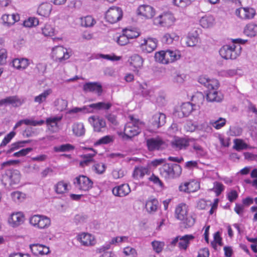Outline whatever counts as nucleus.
I'll list each match as a JSON object with an SVG mask.
<instances>
[{
  "label": "nucleus",
  "mask_w": 257,
  "mask_h": 257,
  "mask_svg": "<svg viewBox=\"0 0 257 257\" xmlns=\"http://www.w3.org/2000/svg\"><path fill=\"white\" fill-rule=\"evenodd\" d=\"M244 34L247 36L254 37L257 35V25L253 23L247 24L244 30Z\"/></svg>",
  "instance_id": "nucleus-42"
},
{
  "label": "nucleus",
  "mask_w": 257,
  "mask_h": 257,
  "mask_svg": "<svg viewBox=\"0 0 257 257\" xmlns=\"http://www.w3.org/2000/svg\"><path fill=\"white\" fill-rule=\"evenodd\" d=\"M73 184L78 189L87 191L92 187L93 182L86 176L79 175L74 179Z\"/></svg>",
  "instance_id": "nucleus-8"
},
{
  "label": "nucleus",
  "mask_w": 257,
  "mask_h": 257,
  "mask_svg": "<svg viewBox=\"0 0 257 257\" xmlns=\"http://www.w3.org/2000/svg\"><path fill=\"white\" fill-rule=\"evenodd\" d=\"M39 20L35 17H30L23 22V25L25 27L31 28L36 27L39 25Z\"/></svg>",
  "instance_id": "nucleus-53"
},
{
  "label": "nucleus",
  "mask_w": 257,
  "mask_h": 257,
  "mask_svg": "<svg viewBox=\"0 0 257 257\" xmlns=\"http://www.w3.org/2000/svg\"><path fill=\"white\" fill-rule=\"evenodd\" d=\"M83 90L86 92H93L97 93L98 96L101 95L102 92V85L99 82H89L83 85Z\"/></svg>",
  "instance_id": "nucleus-20"
},
{
  "label": "nucleus",
  "mask_w": 257,
  "mask_h": 257,
  "mask_svg": "<svg viewBox=\"0 0 257 257\" xmlns=\"http://www.w3.org/2000/svg\"><path fill=\"white\" fill-rule=\"evenodd\" d=\"M12 65L18 70H24L29 65V60L27 58H16L13 60Z\"/></svg>",
  "instance_id": "nucleus-31"
},
{
  "label": "nucleus",
  "mask_w": 257,
  "mask_h": 257,
  "mask_svg": "<svg viewBox=\"0 0 257 257\" xmlns=\"http://www.w3.org/2000/svg\"><path fill=\"white\" fill-rule=\"evenodd\" d=\"M30 142V140L20 141L11 144L10 148L7 150V154H10L15 150L19 149L20 148L23 147L25 144Z\"/></svg>",
  "instance_id": "nucleus-48"
},
{
  "label": "nucleus",
  "mask_w": 257,
  "mask_h": 257,
  "mask_svg": "<svg viewBox=\"0 0 257 257\" xmlns=\"http://www.w3.org/2000/svg\"><path fill=\"white\" fill-rule=\"evenodd\" d=\"M129 117L130 121L126 123L124 127V135L126 138L131 139L141 132L145 124L133 116H130Z\"/></svg>",
  "instance_id": "nucleus-3"
},
{
  "label": "nucleus",
  "mask_w": 257,
  "mask_h": 257,
  "mask_svg": "<svg viewBox=\"0 0 257 257\" xmlns=\"http://www.w3.org/2000/svg\"><path fill=\"white\" fill-rule=\"evenodd\" d=\"M106 168V165L102 163H97L94 164L92 170L98 174H102L105 171Z\"/></svg>",
  "instance_id": "nucleus-51"
},
{
  "label": "nucleus",
  "mask_w": 257,
  "mask_h": 257,
  "mask_svg": "<svg viewBox=\"0 0 257 257\" xmlns=\"http://www.w3.org/2000/svg\"><path fill=\"white\" fill-rule=\"evenodd\" d=\"M15 135L16 133L14 131H12L8 134L2 141L0 145V147H3L6 146L8 143L10 142V141L15 137Z\"/></svg>",
  "instance_id": "nucleus-64"
},
{
  "label": "nucleus",
  "mask_w": 257,
  "mask_h": 257,
  "mask_svg": "<svg viewBox=\"0 0 257 257\" xmlns=\"http://www.w3.org/2000/svg\"><path fill=\"white\" fill-rule=\"evenodd\" d=\"M114 137L113 136L107 135L101 138L96 141L95 144L100 145L102 144H108L114 141Z\"/></svg>",
  "instance_id": "nucleus-56"
},
{
  "label": "nucleus",
  "mask_w": 257,
  "mask_h": 257,
  "mask_svg": "<svg viewBox=\"0 0 257 257\" xmlns=\"http://www.w3.org/2000/svg\"><path fill=\"white\" fill-rule=\"evenodd\" d=\"M76 239L81 243V244L85 246H92L96 243L95 237L92 234L82 232L76 236Z\"/></svg>",
  "instance_id": "nucleus-14"
},
{
  "label": "nucleus",
  "mask_w": 257,
  "mask_h": 257,
  "mask_svg": "<svg viewBox=\"0 0 257 257\" xmlns=\"http://www.w3.org/2000/svg\"><path fill=\"white\" fill-rule=\"evenodd\" d=\"M95 23V20L92 16H87L81 19V25L85 27L93 26Z\"/></svg>",
  "instance_id": "nucleus-52"
},
{
  "label": "nucleus",
  "mask_w": 257,
  "mask_h": 257,
  "mask_svg": "<svg viewBox=\"0 0 257 257\" xmlns=\"http://www.w3.org/2000/svg\"><path fill=\"white\" fill-rule=\"evenodd\" d=\"M198 39V36L196 31L189 33L185 39V44L188 47L194 46L197 44Z\"/></svg>",
  "instance_id": "nucleus-37"
},
{
  "label": "nucleus",
  "mask_w": 257,
  "mask_h": 257,
  "mask_svg": "<svg viewBox=\"0 0 257 257\" xmlns=\"http://www.w3.org/2000/svg\"><path fill=\"white\" fill-rule=\"evenodd\" d=\"M68 185V183L64 181L58 182L54 187L56 193L58 194H63L67 192L69 190Z\"/></svg>",
  "instance_id": "nucleus-39"
},
{
  "label": "nucleus",
  "mask_w": 257,
  "mask_h": 257,
  "mask_svg": "<svg viewBox=\"0 0 257 257\" xmlns=\"http://www.w3.org/2000/svg\"><path fill=\"white\" fill-rule=\"evenodd\" d=\"M112 192L116 196L124 197L130 193L131 189L127 184H123L114 187Z\"/></svg>",
  "instance_id": "nucleus-25"
},
{
  "label": "nucleus",
  "mask_w": 257,
  "mask_h": 257,
  "mask_svg": "<svg viewBox=\"0 0 257 257\" xmlns=\"http://www.w3.org/2000/svg\"><path fill=\"white\" fill-rule=\"evenodd\" d=\"M122 15V11L120 8L114 7L107 11L105 19L109 23L114 24L121 19Z\"/></svg>",
  "instance_id": "nucleus-10"
},
{
  "label": "nucleus",
  "mask_w": 257,
  "mask_h": 257,
  "mask_svg": "<svg viewBox=\"0 0 257 257\" xmlns=\"http://www.w3.org/2000/svg\"><path fill=\"white\" fill-rule=\"evenodd\" d=\"M152 245L154 250L157 253L161 252L165 245L163 241L155 240L152 242Z\"/></svg>",
  "instance_id": "nucleus-58"
},
{
  "label": "nucleus",
  "mask_w": 257,
  "mask_h": 257,
  "mask_svg": "<svg viewBox=\"0 0 257 257\" xmlns=\"http://www.w3.org/2000/svg\"><path fill=\"white\" fill-rule=\"evenodd\" d=\"M226 123L225 118L220 117L217 120H211L210 124L216 130H219Z\"/></svg>",
  "instance_id": "nucleus-54"
},
{
  "label": "nucleus",
  "mask_w": 257,
  "mask_h": 257,
  "mask_svg": "<svg viewBox=\"0 0 257 257\" xmlns=\"http://www.w3.org/2000/svg\"><path fill=\"white\" fill-rule=\"evenodd\" d=\"M181 52L177 49H168L156 53L155 55L157 61L167 64L174 62L180 59Z\"/></svg>",
  "instance_id": "nucleus-2"
},
{
  "label": "nucleus",
  "mask_w": 257,
  "mask_h": 257,
  "mask_svg": "<svg viewBox=\"0 0 257 257\" xmlns=\"http://www.w3.org/2000/svg\"><path fill=\"white\" fill-rule=\"evenodd\" d=\"M159 206V202L156 198L150 197L146 201L145 209L149 214L155 213Z\"/></svg>",
  "instance_id": "nucleus-26"
},
{
  "label": "nucleus",
  "mask_w": 257,
  "mask_h": 257,
  "mask_svg": "<svg viewBox=\"0 0 257 257\" xmlns=\"http://www.w3.org/2000/svg\"><path fill=\"white\" fill-rule=\"evenodd\" d=\"M191 152L195 153L198 158L204 157L206 155V150L200 145L198 141L193 138H190L189 146Z\"/></svg>",
  "instance_id": "nucleus-13"
},
{
  "label": "nucleus",
  "mask_w": 257,
  "mask_h": 257,
  "mask_svg": "<svg viewBox=\"0 0 257 257\" xmlns=\"http://www.w3.org/2000/svg\"><path fill=\"white\" fill-rule=\"evenodd\" d=\"M8 105H12L14 107H19L24 103V100L22 99L19 96H11L6 97Z\"/></svg>",
  "instance_id": "nucleus-40"
},
{
  "label": "nucleus",
  "mask_w": 257,
  "mask_h": 257,
  "mask_svg": "<svg viewBox=\"0 0 257 257\" xmlns=\"http://www.w3.org/2000/svg\"><path fill=\"white\" fill-rule=\"evenodd\" d=\"M187 206L186 204L182 203L179 204L176 206L175 215L177 219L181 221H185L187 219Z\"/></svg>",
  "instance_id": "nucleus-22"
},
{
  "label": "nucleus",
  "mask_w": 257,
  "mask_h": 257,
  "mask_svg": "<svg viewBox=\"0 0 257 257\" xmlns=\"http://www.w3.org/2000/svg\"><path fill=\"white\" fill-rule=\"evenodd\" d=\"M216 89H208L206 95V98L210 102H220L223 99V95L221 92L216 91Z\"/></svg>",
  "instance_id": "nucleus-30"
},
{
  "label": "nucleus",
  "mask_w": 257,
  "mask_h": 257,
  "mask_svg": "<svg viewBox=\"0 0 257 257\" xmlns=\"http://www.w3.org/2000/svg\"><path fill=\"white\" fill-rule=\"evenodd\" d=\"M30 247L32 253L35 255H43L47 254L50 252L48 247L38 243L31 244Z\"/></svg>",
  "instance_id": "nucleus-27"
},
{
  "label": "nucleus",
  "mask_w": 257,
  "mask_h": 257,
  "mask_svg": "<svg viewBox=\"0 0 257 257\" xmlns=\"http://www.w3.org/2000/svg\"><path fill=\"white\" fill-rule=\"evenodd\" d=\"M142 87V94L143 96L146 97L147 99L150 100L151 101H154V92L152 89H148L147 88H145L141 85Z\"/></svg>",
  "instance_id": "nucleus-50"
},
{
  "label": "nucleus",
  "mask_w": 257,
  "mask_h": 257,
  "mask_svg": "<svg viewBox=\"0 0 257 257\" xmlns=\"http://www.w3.org/2000/svg\"><path fill=\"white\" fill-rule=\"evenodd\" d=\"M236 15L242 20H250L256 14L254 9L250 7H241L235 11Z\"/></svg>",
  "instance_id": "nucleus-12"
},
{
  "label": "nucleus",
  "mask_w": 257,
  "mask_h": 257,
  "mask_svg": "<svg viewBox=\"0 0 257 257\" xmlns=\"http://www.w3.org/2000/svg\"><path fill=\"white\" fill-rule=\"evenodd\" d=\"M150 174V170L147 166L139 165L135 166L132 173V177L135 180H140L146 175Z\"/></svg>",
  "instance_id": "nucleus-21"
},
{
  "label": "nucleus",
  "mask_w": 257,
  "mask_h": 257,
  "mask_svg": "<svg viewBox=\"0 0 257 257\" xmlns=\"http://www.w3.org/2000/svg\"><path fill=\"white\" fill-rule=\"evenodd\" d=\"M224 186L221 182L215 181L213 183L212 190L215 192L216 196H218L224 190Z\"/></svg>",
  "instance_id": "nucleus-55"
},
{
  "label": "nucleus",
  "mask_w": 257,
  "mask_h": 257,
  "mask_svg": "<svg viewBox=\"0 0 257 257\" xmlns=\"http://www.w3.org/2000/svg\"><path fill=\"white\" fill-rule=\"evenodd\" d=\"M91 152L82 156L83 160L79 163V165L81 167L87 166L91 162L93 161V158L95 156L96 152L92 148H88Z\"/></svg>",
  "instance_id": "nucleus-36"
},
{
  "label": "nucleus",
  "mask_w": 257,
  "mask_h": 257,
  "mask_svg": "<svg viewBox=\"0 0 257 257\" xmlns=\"http://www.w3.org/2000/svg\"><path fill=\"white\" fill-rule=\"evenodd\" d=\"M137 13L142 19H149L154 16L155 10L150 6L144 5L139 7Z\"/></svg>",
  "instance_id": "nucleus-16"
},
{
  "label": "nucleus",
  "mask_w": 257,
  "mask_h": 257,
  "mask_svg": "<svg viewBox=\"0 0 257 257\" xmlns=\"http://www.w3.org/2000/svg\"><path fill=\"white\" fill-rule=\"evenodd\" d=\"M199 23L203 28H208L214 25L215 19L212 15H205L201 18Z\"/></svg>",
  "instance_id": "nucleus-35"
},
{
  "label": "nucleus",
  "mask_w": 257,
  "mask_h": 257,
  "mask_svg": "<svg viewBox=\"0 0 257 257\" xmlns=\"http://www.w3.org/2000/svg\"><path fill=\"white\" fill-rule=\"evenodd\" d=\"M175 19L172 14L163 13L154 19V24L158 26L169 27L175 22Z\"/></svg>",
  "instance_id": "nucleus-6"
},
{
  "label": "nucleus",
  "mask_w": 257,
  "mask_h": 257,
  "mask_svg": "<svg viewBox=\"0 0 257 257\" xmlns=\"http://www.w3.org/2000/svg\"><path fill=\"white\" fill-rule=\"evenodd\" d=\"M198 82L208 89H217L219 86V82L217 79H209L206 75L200 76L198 78Z\"/></svg>",
  "instance_id": "nucleus-18"
},
{
  "label": "nucleus",
  "mask_w": 257,
  "mask_h": 257,
  "mask_svg": "<svg viewBox=\"0 0 257 257\" xmlns=\"http://www.w3.org/2000/svg\"><path fill=\"white\" fill-rule=\"evenodd\" d=\"M199 130L201 131L206 133L207 134H211L212 132V126L209 123L204 122L202 123L199 126Z\"/></svg>",
  "instance_id": "nucleus-62"
},
{
  "label": "nucleus",
  "mask_w": 257,
  "mask_h": 257,
  "mask_svg": "<svg viewBox=\"0 0 257 257\" xmlns=\"http://www.w3.org/2000/svg\"><path fill=\"white\" fill-rule=\"evenodd\" d=\"M192 0H173L175 6L180 8H185L191 4Z\"/></svg>",
  "instance_id": "nucleus-63"
},
{
  "label": "nucleus",
  "mask_w": 257,
  "mask_h": 257,
  "mask_svg": "<svg viewBox=\"0 0 257 257\" xmlns=\"http://www.w3.org/2000/svg\"><path fill=\"white\" fill-rule=\"evenodd\" d=\"M181 171V166L177 164H165L160 169V174L166 179L178 177Z\"/></svg>",
  "instance_id": "nucleus-4"
},
{
  "label": "nucleus",
  "mask_w": 257,
  "mask_h": 257,
  "mask_svg": "<svg viewBox=\"0 0 257 257\" xmlns=\"http://www.w3.org/2000/svg\"><path fill=\"white\" fill-rule=\"evenodd\" d=\"M157 44L158 41L156 39L149 38L142 40L140 43V46L143 51L151 53L157 48Z\"/></svg>",
  "instance_id": "nucleus-17"
},
{
  "label": "nucleus",
  "mask_w": 257,
  "mask_h": 257,
  "mask_svg": "<svg viewBox=\"0 0 257 257\" xmlns=\"http://www.w3.org/2000/svg\"><path fill=\"white\" fill-rule=\"evenodd\" d=\"M2 20L5 26L10 27L20 20V16L18 14H5L2 17Z\"/></svg>",
  "instance_id": "nucleus-29"
},
{
  "label": "nucleus",
  "mask_w": 257,
  "mask_h": 257,
  "mask_svg": "<svg viewBox=\"0 0 257 257\" xmlns=\"http://www.w3.org/2000/svg\"><path fill=\"white\" fill-rule=\"evenodd\" d=\"M88 121L93 126L95 132H101L105 130L106 122L103 118L92 116L89 118Z\"/></svg>",
  "instance_id": "nucleus-15"
},
{
  "label": "nucleus",
  "mask_w": 257,
  "mask_h": 257,
  "mask_svg": "<svg viewBox=\"0 0 257 257\" xmlns=\"http://www.w3.org/2000/svg\"><path fill=\"white\" fill-rule=\"evenodd\" d=\"M30 224L39 229L48 228L51 224L50 219L43 215H34L30 218Z\"/></svg>",
  "instance_id": "nucleus-7"
},
{
  "label": "nucleus",
  "mask_w": 257,
  "mask_h": 257,
  "mask_svg": "<svg viewBox=\"0 0 257 257\" xmlns=\"http://www.w3.org/2000/svg\"><path fill=\"white\" fill-rule=\"evenodd\" d=\"M62 116H53L46 118L44 123L47 125L48 129L53 132L55 133L58 131V123L61 120Z\"/></svg>",
  "instance_id": "nucleus-19"
},
{
  "label": "nucleus",
  "mask_w": 257,
  "mask_h": 257,
  "mask_svg": "<svg viewBox=\"0 0 257 257\" xmlns=\"http://www.w3.org/2000/svg\"><path fill=\"white\" fill-rule=\"evenodd\" d=\"M198 105L193 104L189 102H184L180 106V111H176L175 114L180 118L187 117L191 113H197L198 112Z\"/></svg>",
  "instance_id": "nucleus-9"
},
{
  "label": "nucleus",
  "mask_w": 257,
  "mask_h": 257,
  "mask_svg": "<svg viewBox=\"0 0 257 257\" xmlns=\"http://www.w3.org/2000/svg\"><path fill=\"white\" fill-rule=\"evenodd\" d=\"M123 31L129 40L136 38L140 35V32L136 29H125Z\"/></svg>",
  "instance_id": "nucleus-57"
},
{
  "label": "nucleus",
  "mask_w": 257,
  "mask_h": 257,
  "mask_svg": "<svg viewBox=\"0 0 257 257\" xmlns=\"http://www.w3.org/2000/svg\"><path fill=\"white\" fill-rule=\"evenodd\" d=\"M10 184L11 186L18 184L21 180V174L19 171L14 170L11 171L9 176Z\"/></svg>",
  "instance_id": "nucleus-43"
},
{
  "label": "nucleus",
  "mask_w": 257,
  "mask_h": 257,
  "mask_svg": "<svg viewBox=\"0 0 257 257\" xmlns=\"http://www.w3.org/2000/svg\"><path fill=\"white\" fill-rule=\"evenodd\" d=\"M194 236L192 234L180 236V241L178 242V247L181 249L186 250L188 247L190 241L193 240Z\"/></svg>",
  "instance_id": "nucleus-32"
},
{
  "label": "nucleus",
  "mask_w": 257,
  "mask_h": 257,
  "mask_svg": "<svg viewBox=\"0 0 257 257\" xmlns=\"http://www.w3.org/2000/svg\"><path fill=\"white\" fill-rule=\"evenodd\" d=\"M143 63L142 57L138 55H134L131 57L130 64L135 69L133 70L134 71L140 68L143 65Z\"/></svg>",
  "instance_id": "nucleus-41"
},
{
  "label": "nucleus",
  "mask_w": 257,
  "mask_h": 257,
  "mask_svg": "<svg viewBox=\"0 0 257 257\" xmlns=\"http://www.w3.org/2000/svg\"><path fill=\"white\" fill-rule=\"evenodd\" d=\"M24 214L21 212L13 213L9 219V224L13 227H17L22 224L24 221Z\"/></svg>",
  "instance_id": "nucleus-24"
},
{
  "label": "nucleus",
  "mask_w": 257,
  "mask_h": 257,
  "mask_svg": "<svg viewBox=\"0 0 257 257\" xmlns=\"http://www.w3.org/2000/svg\"><path fill=\"white\" fill-rule=\"evenodd\" d=\"M11 196L14 201L16 203H19L24 200L26 195L20 191H14L11 193Z\"/></svg>",
  "instance_id": "nucleus-49"
},
{
  "label": "nucleus",
  "mask_w": 257,
  "mask_h": 257,
  "mask_svg": "<svg viewBox=\"0 0 257 257\" xmlns=\"http://www.w3.org/2000/svg\"><path fill=\"white\" fill-rule=\"evenodd\" d=\"M179 37L175 33H166L162 38V42L166 44H171L174 41H178Z\"/></svg>",
  "instance_id": "nucleus-38"
},
{
  "label": "nucleus",
  "mask_w": 257,
  "mask_h": 257,
  "mask_svg": "<svg viewBox=\"0 0 257 257\" xmlns=\"http://www.w3.org/2000/svg\"><path fill=\"white\" fill-rule=\"evenodd\" d=\"M42 33L45 36H53L54 34V29L50 24H46L42 29Z\"/></svg>",
  "instance_id": "nucleus-60"
},
{
  "label": "nucleus",
  "mask_w": 257,
  "mask_h": 257,
  "mask_svg": "<svg viewBox=\"0 0 257 257\" xmlns=\"http://www.w3.org/2000/svg\"><path fill=\"white\" fill-rule=\"evenodd\" d=\"M112 104L109 102H99L95 103H92L89 105H87L88 107V110H91V112L93 110H108L109 109Z\"/></svg>",
  "instance_id": "nucleus-34"
},
{
  "label": "nucleus",
  "mask_w": 257,
  "mask_h": 257,
  "mask_svg": "<svg viewBox=\"0 0 257 257\" xmlns=\"http://www.w3.org/2000/svg\"><path fill=\"white\" fill-rule=\"evenodd\" d=\"M123 253L125 257H137V253L135 248L130 246H127L123 248Z\"/></svg>",
  "instance_id": "nucleus-61"
},
{
  "label": "nucleus",
  "mask_w": 257,
  "mask_h": 257,
  "mask_svg": "<svg viewBox=\"0 0 257 257\" xmlns=\"http://www.w3.org/2000/svg\"><path fill=\"white\" fill-rule=\"evenodd\" d=\"M233 148L237 151H240L248 148V145L241 139H235L233 140Z\"/></svg>",
  "instance_id": "nucleus-46"
},
{
  "label": "nucleus",
  "mask_w": 257,
  "mask_h": 257,
  "mask_svg": "<svg viewBox=\"0 0 257 257\" xmlns=\"http://www.w3.org/2000/svg\"><path fill=\"white\" fill-rule=\"evenodd\" d=\"M73 134L77 137H81L85 134L84 126L82 123L76 122L72 125Z\"/></svg>",
  "instance_id": "nucleus-44"
},
{
  "label": "nucleus",
  "mask_w": 257,
  "mask_h": 257,
  "mask_svg": "<svg viewBox=\"0 0 257 257\" xmlns=\"http://www.w3.org/2000/svg\"><path fill=\"white\" fill-rule=\"evenodd\" d=\"M146 144L149 151H154L164 148L165 143L161 137H156L148 139Z\"/></svg>",
  "instance_id": "nucleus-11"
},
{
  "label": "nucleus",
  "mask_w": 257,
  "mask_h": 257,
  "mask_svg": "<svg viewBox=\"0 0 257 257\" xmlns=\"http://www.w3.org/2000/svg\"><path fill=\"white\" fill-rule=\"evenodd\" d=\"M246 42V40L241 39H235L233 42H237L238 44L233 43L223 46L220 49L219 54L225 59H235L241 53V47L240 44H244Z\"/></svg>",
  "instance_id": "nucleus-1"
},
{
  "label": "nucleus",
  "mask_w": 257,
  "mask_h": 257,
  "mask_svg": "<svg viewBox=\"0 0 257 257\" xmlns=\"http://www.w3.org/2000/svg\"><path fill=\"white\" fill-rule=\"evenodd\" d=\"M75 147L70 144H63L59 146L54 147V151L55 152H69L74 150Z\"/></svg>",
  "instance_id": "nucleus-47"
},
{
  "label": "nucleus",
  "mask_w": 257,
  "mask_h": 257,
  "mask_svg": "<svg viewBox=\"0 0 257 257\" xmlns=\"http://www.w3.org/2000/svg\"><path fill=\"white\" fill-rule=\"evenodd\" d=\"M52 55L56 62L64 63L70 58L71 52L63 46H58L53 48Z\"/></svg>",
  "instance_id": "nucleus-5"
},
{
  "label": "nucleus",
  "mask_w": 257,
  "mask_h": 257,
  "mask_svg": "<svg viewBox=\"0 0 257 257\" xmlns=\"http://www.w3.org/2000/svg\"><path fill=\"white\" fill-rule=\"evenodd\" d=\"M190 138H177L172 143V146L176 150H185L189 146Z\"/></svg>",
  "instance_id": "nucleus-28"
},
{
  "label": "nucleus",
  "mask_w": 257,
  "mask_h": 257,
  "mask_svg": "<svg viewBox=\"0 0 257 257\" xmlns=\"http://www.w3.org/2000/svg\"><path fill=\"white\" fill-rule=\"evenodd\" d=\"M166 115L164 113L157 112L152 117L151 123L155 128H158L166 123Z\"/></svg>",
  "instance_id": "nucleus-23"
},
{
  "label": "nucleus",
  "mask_w": 257,
  "mask_h": 257,
  "mask_svg": "<svg viewBox=\"0 0 257 257\" xmlns=\"http://www.w3.org/2000/svg\"><path fill=\"white\" fill-rule=\"evenodd\" d=\"M52 93V90L50 88L45 90L42 93L34 98L35 102L41 104L46 101L47 98Z\"/></svg>",
  "instance_id": "nucleus-45"
},
{
  "label": "nucleus",
  "mask_w": 257,
  "mask_h": 257,
  "mask_svg": "<svg viewBox=\"0 0 257 257\" xmlns=\"http://www.w3.org/2000/svg\"><path fill=\"white\" fill-rule=\"evenodd\" d=\"M52 5L49 3L41 4L38 9L37 12L39 15L44 17H48L52 11Z\"/></svg>",
  "instance_id": "nucleus-33"
},
{
  "label": "nucleus",
  "mask_w": 257,
  "mask_h": 257,
  "mask_svg": "<svg viewBox=\"0 0 257 257\" xmlns=\"http://www.w3.org/2000/svg\"><path fill=\"white\" fill-rule=\"evenodd\" d=\"M187 183L189 193L196 192L200 188V184L196 180H191L187 182Z\"/></svg>",
  "instance_id": "nucleus-59"
}]
</instances>
